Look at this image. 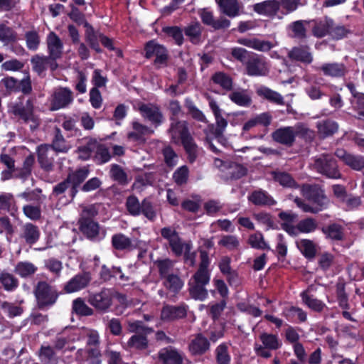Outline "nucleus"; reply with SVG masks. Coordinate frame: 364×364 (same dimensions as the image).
<instances>
[{"instance_id": "1", "label": "nucleus", "mask_w": 364, "mask_h": 364, "mask_svg": "<svg viewBox=\"0 0 364 364\" xmlns=\"http://www.w3.org/2000/svg\"><path fill=\"white\" fill-rule=\"evenodd\" d=\"M301 192L305 198L314 204L311 205L301 198L296 197L294 202L304 212L316 214L328 208L330 200L324 190L319 186L304 184L301 187Z\"/></svg>"}, {"instance_id": "2", "label": "nucleus", "mask_w": 364, "mask_h": 364, "mask_svg": "<svg viewBox=\"0 0 364 364\" xmlns=\"http://www.w3.org/2000/svg\"><path fill=\"white\" fill-rule=\"evenodd\" d=\"M296 136L311 141L314 139V132L306 124L299 122L294 126L280 127L272 133V138L274 141L287 147L293 146Z\"/></svg>"}, {"instance_id": "3", "label": "nucleus", "mask_w": 364, "mask_h": 364, "mask_svg": "<svg viewBox=\"0 0 364 364\" xmlns=\"http://www.w3.org/2000/svg\"><path fill=\"white\" fill-rule=\"evenodd\" d=\"M309 166L312 170L327 178L333 179L341 178L337 161L330 154L323 153L314 156Z\"/></svg>"}, {"instance_id": "4", "label": "nucleus", "mask_w": 364, "mask_h": 364, "mask_svg": "<svg viewBox=\"0 0 364 364\" xmlns=\"http://www.w3.org/2000/svg\"><path fill=\"white\" fill-rule=\"evenodd\" d=\"M127 330L134 333L128 341L129 348L137 350H144L148 347L147 335L153 332V329L143 324L141 321H128Z\"/></svg>"}, {"instance_id": "5", "label": "nucleus", "mask_w": 364, "mask_h": 364, "mask_svg": "<svg viewBox=\"0 0 364 364\" xmlns=\"http://www.w3.org/2000/svg\"><path fill=\"white\" fill-rule=\"evenodd\" d=\"M161 236L168 242L172 252L177 257L184 253L188 259L192 249L191 242H183L176 230L171 227H165L161 230Z\"/></svg>"}, {"instance_id": "6", "label": "nucleus", "mask_w": 364, "mask_h": 364, "mask_svg": "<svg viewBox=\"0 0 364 364\" xmlns=\"http://www.w3.org/2000/svg\"><path fill=\"white\" fill-rule=\"evenodd\" d=\"M145 58H151L156 57L154 64L156 68H161L167 65L169 58L167 49L162 45L154 41H150L146 43L144 47Z\"/></svg>"}, {"instance_id": "7", "label": "nucleus", "mask_w": 364, "mask_h": 364, "mask_svg": "<svg viewBox=\"0 0 364 364\" xmlns=\"http://www.w3.org/2000/svg\"><path fill=\"white\" fill-rule=\"evenodd\" d=\"M35 99L30 97L23 103H16L14 107V112L18 115L25 122L30 124V128L35 129L38 126V119L33 114Z\"/></svg>"}, {"instance_id": "8", "label": "nucleus", "mask_w": 364, "mask_h": 364, "mask_svg": "<svg viewBox=\"0 0 364 364\" xmlns=\"http://www.w3.org/2000/svg\"><path fill=\"white\" fill-rule=\"evenodd\" d=\"M269 70V64L265 58L256 53H252L250 58L246 62L245 72L249 76H267Z\"/></svg>"}, {"instance_id": "9", "label": "nucleus", "mask_w": 364, "mask_h": 364, "mask_svg": "<svg viewBox=\"0 0 364 364\" xmlns=\"http://www.w3.org/2000/svg\"><path fill=\"white\" fill-rule=\"evenodd\" d=\"M171 124L168 129L171 141L175 144H179L191 136L188 128V123L185 120H178L170 117Z\"/></svg>"}, {"instance_id": "10", "label": "nucleus", "mask_w": 364, "mask_h": 364, "mask_svg": "<svg viewBox=\"0 0 364 364\" xmlns=\"http://www.w3.org/2000/svg\"><path fill=\"white\" fill-rule=\"evenodd\" d=\"M35 294L41 308L53 305L57 299L55 291L45 282H38Z\"/></svg>"}, {"instance_id": "11", "label": "nucleus", "mask_w": 364, "mask_h": 364, "mask_svg": "<svg viewBox=\"0 0 364 364\" xmlns=\"http://www.w3.org/2000/svg\"><path fill=\"white\" fill-rule=\"evenodd\" d=\"M200 264L198 270L191 278V281L202 284H208L210 282V274L208 269L210 259L208 254L204 250L200 252Z\"/></svg>"}, {"instance_id": "12", "label": "nucleus", "mask_w": 364, "mask_h": 364, "mask_svg": "<svg viewBox=\"0 0 364 364\" xmlns=\"http://www.w3.org/2000/svg\"><path fill=\"white\" fill-rule=\"evenodd\" d=\"M141 116L151 122L155 126H159L164 121V115L160 110L159 106L154 104H144L139 105L138 107Z\"/></svg>"}, {"instance_id": "13", "label": "nucleus", "mask_w": 364, "mask_h": 364, "mask_svg": "<svg viewBox=\"0 0 364 364\" xmlns=\"http://www.w3.org/2000/svg\"><path fill=\"white\" fill-rule=\"evenodd\" d=\"M73 100V92L66 87L57 89L51 101L52 109L58 110L68 107Z\"/></svg>"}, {"instance_id": "14", "label": "nucleus", "mask_w": 364, "mask_h": 364, "mask_svg": "<svg viewBox=\"0 0 364 364\" xmlns=\"http://www.w3.org/2000/svg\"><path fill=\"white\" fill-rule=\"evenodd\" d=\"M188 308L185 304L178 306L165 305L161 309V319L164 321H171L185 318Z\"/></svg>"}, {"instance_id": "15", "label": "nucleus", "mask_w": 364, "mask_h": 364, "mask_svg": "<svg viewBox=\"0 0 364 364\" xmlns=\"http://www.w3.org/2000/svg\"><path fill=\"white\" fill-rule=\"evenodd\" d=\"M335 156L351 168L360 171L364 168V157L348 153L343 149H337Z\"/></svg>"}, {"instance_id": "16", "label": "nucleus", "mask_w": 364, "mask_h": 364, "mask_svg": "<svg viewBox=\"0 0 364 364\" xmlns=\"http://www.w3.org/2000/svg\"><path fill=\"white\" fill-rule=\"evenodd\" d=\"M323 75L332 78L344 77L348 72L346 65L342 63H326L317 68Z\"/></svg>"}, {"instance_id": "17", "label": "nucleus", "mask_w": 364, "mask_h": 364, "mask_svg": "<svg viewBox=\"0 0 364 364\" xmlns=\"http://www.w3.org/2000/svg\"><path fill=\"white\" fill-rule=\"evenodd\" d=\"M38 160L42 168L46 171L52 169L55 152L50 145L41 144L37 148Z\"/></svg>"}, {"instance_id": "18", "label": "nucleus", "mask_w": 364, "mask_h": 364, "mask_svg": "<svg viewBox=\"0 0 364 364\" xmlns=\"http://www.w3.org/2000/svg\"><path fill=\"white\" fill-rule=\"evenodd\" d=\"M112 247L119 251L131 252L136 248L133 240L122 233H117L112 237Z\"/></svg>"}, {"instance_id": "19", "label": "nucleus", "mask_w": 364, "mask_h": 364, "mask_svg": "<svg viewBox=\"0 0 364 364\" xmlns=\"http://www.w3.org/2000/svg\"><path fill=\"white\" fill-rule=\"evenodd\" d=\"M47 46L49 58L56 60L60 58L63 48V44L60 38L53 32H50L47 37Z\"/></svg>"}, {"instance_id": "20", "label": "nucleus", "mask_w": 364, "mask_h": 364, "mask_svg": "<svg viewBox=\"0 0 364 364\" xmlns=\"http://www.w3.org/2000/svg\"><path fill=\"white\" fill-rule=\"evenodd\" d=\"M248 200L257 206H272L277 202L268 194V193L262 189L256 190L248 196Z\"/></svg>"}, {"instance_id": "21", "label": "nucleus", "mask_w": 364, "mask_h": 364, "mask_svg": "<svg viewBox=\"0 0 364 364\" xmlns=\"http://www.w3.org/2000/svg\"><path fill=\"white\" fill-rule=\"evenodd\" d=\"M237 42L240 45L260 52H267L274 47L270 41H261L255 38H240L237 39Z\"/></svg>"}, {"instance_id": "22", "label": "nucleus", "mask_w": 364, "mask_h": 364, "mask_svg": "<svg viewBox=\"0 0 364 364\" xmlns=\"http://www.w3.org/2000/svg\"><path fill=\"white\" fill-rule=\"evenodd\" d=\"M90 279L89 274H77L66 283L64 289L67 293L78 291L89 284Z\"/></svg>"}, {"instance_id": "23", "label": "nucleus", "mask_w": 364, "mask_h": 364, "mask_svg": "<svg viewBox=\"0 0 364 364\" xmlns=\"http://www.w3.org/2000/svg\"><path fill=\"white\" fill-rule=\"evenodd\" d=\"M159 360L162 364H182L183 358L181 353L173 348H162L158 353Z\"/></svg>"}, {"instance_id": "24", "label": "nucleus", "mask_w": 364, "mask_h": 364, "mask_svg": "<svg viewBox=\"0 0 364 364\" xmlns=\"http://www.w3.org/2000/svg\"><path fill=\"white\" fill-rule=\"evenodd\" d=\"M90 170L88 167H84L69 173L68 179L72 186L71 195L73 197L77 193V187L80 185L88 176Z\"/></svg>"}, {"instance_id": "25", "label": "nucleus", "mask_w": 364, "mask_h": 364, "mask_svg": "<svg viewBox=\"0 0 364 364\" xmlns=\"http://www.w3.org/2000/svg\"><path fill=\"white\" fill-rule=\"evenodd\" d=\"M188 348L193 355H202L209 350L210 343L205 336L198 333L191 341Z\"/></svg>"}, {"instance_id": "26", "label": "nucleus", "mask_w": 364, "mask_h": 364, "mask_svg": "<svg viewBox=\"0 0 364 364\" xmlns=\"http://www.w3.org/2000/svg\"><path fill=\"white\" fill-rule=\"evenodd\" d=\"M112 298V291L109 289H103L93 296L92 306L98 310L105 311L111 306Z\"/></svg>"}, {"instance_id": "27", "label": "nucleus", "mask_w": 364, "mask_h": 364, "mask_svg": "<svg viewBox=\"0 0 364 364\" xmlns=\"http://www.w3.org/2000/svg\"><path fill=\"white\" fill-rule=\"evenodd\" d=\"M200 16L203 23L210 26L215 29L225 28L230 24V21L225 18L215 21L212 12L208 9H203L200 12Z\"/></svg>"}, {"instance_id": "28", "label": "nucleus", "mask_w": 364, "mask_h": 364, "mask_svg": "<svg viewBox=\"0 0 364 364\" xmlns=\"http://www.w3.org/2000/svg\"><path fill=\"white\" fill-rule=\"evenodd\" d=\"M280 3L277 0H267L261 3L255 4L253 10L261 15L273 16L279 10Z\"/></svg>"}, {"instance_id": "29", "label": "nucleus", "mask_w": 364, "mask_h": 364, "mask_svg": "<svg viewBox=\"0 0 364 364\" xmlns=\"http://www.w3.org/2000/svg\"><path fill=\"white\" fill-rule=\"evenodd\" d=\"M316 128L318 136L325 139L333 136L338 130V124L332 119H325L317 122Z\"/></svg>"}, {"instance_id": "30", "label": "nucleus", "mask_w": 364, "mask_h": 364, "mask_svg": "<svg viewBox=\"0 0 364 364\" xmlns=\"http://www.w3.org/2000/svg\"><path fill=\"white\" fill-rule=\"evenodd\" d=\"M180 270L163 279V285L171 293L178 294L183 287L184 282L181 279Z\"/></svg>"}, {"instance_id": "31", "label": "nucleus", "mask_w": 364, "mask_h": 364, "mask_svg": "<svg viewBox=\"0 0 364 364\" xmlns=\"http://www.w3.org/2000/svg\"><path fill=\"white\" fill-rule=\"evenodd\" d=\"M288 57L293 60H297L309 64L313 60L311 53L309 51V47H294L289 53Z\"/></svg>"}, {"instance_id": "32", "label": "nucleus", "mask_w": 364, "mask_h": 364, "mask_svg": "<svg viewBox=\"0 0 364 364\" xmlns=\"http://www.w3.org/2000/svg\"><path fill=\"white\" fill-rule=\"evenodd\" d=\"M161 279L179 271L175 268V262L170 259H158L154 262Z\"/></svg>"}, {"instance_id": "33", "label": "nucleus", "mask_w": 364, "mask_h": 364, "mask_svg": "<svg viewBox=\"0 0 364 364\" xmlns=\"http://www.w3.org/2000/svg\"><path fill=\"white\" fill-rule=\"evenodd\" d=\"M301 297L303 303L314 311L321 312L326 307V304L312 295L309 289L302 291Z\"/></svg>"}, {"instance_id": "34", "label": "nucleus", "mask_w": 364, "mask_h": 364, "mask_svg": "<svg viewBox=\"0 0 364 364\" xmlns=\"http://www.w3.org/2000/svg\"><path fill=\"white\" fill-rule=\"evenodd\" d=\"M40 237V231L37 226L31 223H26L22 227L21 237L23 238L28 245L36 243Z\"/></svg>"}, {"instance_id": "35", "label": "nucleus", "mask_w": 364, "mask_h": 364, "mask_svg": "<svg viewBox=\"0 0 364 364\" xmlns=\"http://www.w3.org/2000/svg\"><path fill=\"white\" fill-rule=\"evenodd\" d=\"M226 167L225 173L232 179H240L247 176L248 173L247 167L245 165L237 162L229 161L226 164Z\"/></svg>"}, {"instance_id": "36", "label": "nucleus", "mask_w": 364, "mask_h": 364, "mask_svg": "<svg viewBox=\"0 0 364 364\" xmlns=\"http://www.w3.org/2000/svg\"><path fill=\"white\" fill-rule=\"evenodd\" d=\"M221 11L229 17L233 18L239 15L240 5L237 0H215Z\"/></svg>"}, {"instance_id": "37", "label": "nucleus", "mask_w": 364, "mask_h": 364, "mask_svg": "<svg viewBox=\"0 0 364 364\" xmlns=\"http://www.w3.org/2000/svg\"><path fill=\"white\" fill-rule=\"evenodd\" d=\"M257 94L270 102L278 105H284V97L279 92L274 91L269 87L264 86L260 87L257 90Z\"/></svg>"}, {"instance_id": "38", "label": "nucleus", "mask_w": 364, "mask_h": 364, "mask_svg": "<svg viewBox=\"0 0 364 364\" xmlns=\"http://www.w3.org/2000/svg\"><path fill=\"white\" fill-rule=\"evenodd\" d=\"M209 106L215 119V127L223 135L228 126V121L222 116L221 109L214 100L212 99L210 100Z\"/></svg>"}, {"instance_id": "39", "label": "nucleus", "mask_w": 364, "mask_h": 364, "mask_svg": "<svg viewBox=\"0 0 364 364\" xmlns=\"http://www.w3.org/2000/svg\"><path fill=\"white\" fill-rule=\"evenodd\" d=\"M273 179L286 188H298L299 186L293 177L287 172L274 171L271 173Z\"/></svg>"}, {"instance_id": "40", "label": "nucleus", "mask_w": 364, "mask_h": 364, "mask_svg": "<svg viewBox=\"0 0 364 364\" xmlns=\"http://www.w3.org/2000/svg\"><path fill=\"white\" fill-rule=\"evenodd\" d=\"M202 29L200 23L194 22L185 27L184 33L192 43L199 44L202 41Z\"/></svg>"}, {"instance_id": "41", "label": "nucleus", "mask_w": 364, "mask_h": 364, "mask_svg": "<svg viewBox=\"0 0 364 364\" xmlns=\"http://www.w3.org/2000/svg\"><path fill=\"white\" fill-rule=\"evenodd\" d=\"M38 270V267L28 261L18 262L15 267L14 272L21 278H27L33 275Z\"/></svg>"}, {"instance_id": "42", "label": "nucleus", "mask_w": 364, "mask_h": 364, "mask_svg": "<svg viewBox=\"0 0 364 364\" xmlns=\"http://www.w3.org/2000/svg\"><path fill=\"white\" fill-rule=\"evenodd\" d=\"M132 128L133 132L128 134V138L133 141L141 140L144 135L152 134L154 133L153 129L138 122H132Z\"/></svg>"}, {"instance_id": "43", "label": "nucleus", "mask_w": 364, "mask_h": 364, "mask_svg": "<svg viewBox=\"0 0 364 364\" xmlns=\"http://www.w3.org/2000/svg\"><path fill=\"white\" fill-rule=\"evenodd\" d=\"M181 144L187 154L188 161L193 164L196 160L199 154V147L196 143L193 137L191 136Z\"/></svg>"}, {"instance_id": "44", "label": "nucleus", "mask_w": 364, "mask_h": 364, "mask_svg": "<svg viewBox=\"0 0 364 364\" xmlns=\"http://www.w3.org/2000/svg\"><path fill=\"white\" fill-rule=\"evenodd\" d=\"M206 284L196 283L189 280L188 292L191 298L196 300L203 301L208 296V290L205 288Z\"/></svg>"}, {"instance_id": "45", "label": "nucleus", "mask_w": 364, "mask_h": 364, "mask_svg": "<svg viewBox=\"0 0 364 364\" xmlns=\"http://www.w3.org/2000/svg\"><path fill=\"white\" fill-rule=\"evenodd\" d=\"M296 246L303 255L308 259H313L316 255V245L311 240L302 239L296 242Z\"/></svg>"}, {"instance_id": "46", "label": "nucleus", "mask_w": 364, "mask_h": 364, "mask_svg": "<svg viewBox=\"0 0 364 364\" xmlns=\"http://www.w3.org/2000/svg\"><path fill=\"white\" fill-rule=\"evenodd\" d=\"M0 211H6L14 215L17 211L12 194L2 193L0 194Z\"/></svg>"}, {"instance_id": "47", "label": "nucleus", "mask_w": 364, "mask_h": 364, "mask_svg": "<svg viewBox=\"0 0 364 364\" xmlns=\"http://www.w3.org/2000/svg\"><path fill=\"white\" fill-rule=\"evenodd\" d=\"M230 100L240 107H249L252 104V97L246 90H236L229 95Z\"/></svg>"}, {"instance_id": "48", "label": "nucleus", "mask_w": 364, "mask_h": 364, "mask_svg": "<svg viewBox=\"0 0 364 364\" xmlns=\"http://www.w3.org/2000/svg\"><path fill=\"white\" fill-rule=\"evenodd\" d=\"M0 283L7 291H14L18 286V280L12 274L6 271L0 272Z\"/></svg>"}, {"instance_id": "49", "label": "nucleus", "mask_w": 364, "mask_h": 364, "mask_svg": "<svg viewBox=\"0 0 364 364\" xmlns=\"http://www.w3.org/2000/svg\"><path fill=\"white\" fill-rule=\"evenodd\" d=\"M333 26V21L329 18H326L323 21L316 22L312 28V33L314 36L317 38H322L327 34H329L330 29Z\"/></svg>"}, {"instance_id": "50", "label": "nucleus", "mask_w": 364, "mask_h": 364, "mask_svg": "<svg viewBox=\"0 0 364 364\" xmlns=\"http://www.w3.org/2000/svg\"><path fill=\"white\" fill-rule=\"evenodd\" d=\"M321 231L326 237L333 240H341L343 238V228L341 225L333 223L326 227H323Z\"/></svg>"}, {"instance_id": "51", "label": "nucleus", "mask_w": 364, "mask_h": 364, "mask_svg": "<svg viewBox=\"0 0 364 364\" xmlns=\"http://www.w3.org/2000/svg\"><path fill=\"white\" fill-rule=\"evenodd\" d=\"M259 339L263 346L269 350H277L282 346L278 336L274 334L262 333L259 336Z\"/></svg>"}, {"instance_id": "52", "label": "nucleus", "mask_w": 364, "mask_h": 364, "mask_svg": "<svg viewBox=\"0 0 364 364\" xmlns=\"http://www.w3.org/2000/svg\"><path fill=\"white\" fill-rule=\"evenodd\" d=\"M213 82L219 85L226 90H231L232 88V80L227 74L223 72L215 73L211 77Z\"/></svg>"}, {"instance_id": "53", "label": "nucleus", "mask_w": 364, "mask_h": 364, "mask_svg": "<svg viewBox=\"0 0 364 364\" xmlns=\"http://www.w3.org/2000/svg\"><path fill=\"white\" fill-rule=\"evenodd\" d=\"M230 53L235 60L242 63L245 66L246 65V62L249 60L252 53L241 47H233L230 48Z\"/></svg>"}, {"instance_id": "54", "label": "nucleus", "mask_w": 364, "mask_h": 364, "mask_svg": "<svg viewBox=\"0 0 364 364\" xmlns=\"http://www.w3.org/2000/svg\"><path fill=\"white\" fill-rule=\"evenodd\" d=\"M111 177L118 183L121 185H126L128 183L127 174L123 170V168L117 165L112 164L110 169Z\"/></svg>"}, {"instance_id": "55", "label": "nucleus", "mask_w": 364, "mask_h": 364, "mask_svg": "<svg viewBox=\"0 0 364 364\" xmlns=\"http://www.w3.org/2000/svg\"><path fill=\"white\" fill-rule=\"evenodd\" d=\"M318 228L317 221L312 218H307L298 223L299 233H310L314 232Z\"/></svg>"}, {"instance_id": "56", "label": "nucleus", "mask_w": 364, "mask_h": 364, "mask_svg": "<svg viewBox=\"0 0 364 364\" xmlns=\"http://www.w3.org/2000/svg\"><path fill=\"white\" fill-rule=\"evenodd\" d=\"M218 245L229 250H237L240 246V241L237 236L227 235L221 237L218 242Z\"/></svg>"}, {"instance_id": "57", "label": "nucleus", "mask_w": 364, "mask_h": 364, "mask_svg": "<svg viewBox=\"0 0 364 364\" xmlns=\"http://www.w3.org/2000/svg\"><path fill=\"white\" fill-rule=\"evenodd\" d=\"M162 154L164 158L165 164L171 167H174L178 160V154L171 146H166L162 149Z\"/></svg>"}, {"instance_id": "58", "label": "nucleus", "mask_w": 364, "mask_h": 364, "mask_svg": "<svg viewBox=\"0 0 364 364\" xmlns=\"http://www.w3.org/2000/svg\"><path fill=\"white\" fill-rule=\"evenodd\" d=\"M163 31L171 37L175 43L181 46L183 43V35L182 30L178 26H167L163 28Z\"/></svg>"}, {"instance_id": "59", "label": "nucleus", "mask_w": 364, "mask_h": 364, "mask_svg": "<svg viewBox=\"0 0 364 364\" xmlns=\"http://www.w3.org/2000/svg\"><path fill=\"white\" fill-rule=\"evenodd\" d=\"M189 176V169L187 166L178 168L173 174L174 182L179 186L186 184Z\"/></svg>"}, {"instance_id": "60", "label": "nucleus", "mask_w": 364, "mask_h": 364, "mask_svg": "<svg viewBox=\"0 0 364 364\" xmlns=\"http://www.w3.org/2000/svg\"><path fill=\"white\" fill-rule=\"evenodd\" d=\"M50 146L58 152H66L70 148L69 146L66 144L59 129H56L53 144Z\"/></svg>"}, {"instance_id": "61", "label": "nucleus", "mask_w": 364, "mask_h": 364, "mask_svg": "<svg viewBox=\"0 0 364 364\" xmlns=\"http://www.w3.org/2000/svg\"><path fill=\"white\" fill-rule=\"evenodd\" d=\"M126 207L127 211L134 216L141 214V203H140L138 198L134 196H130L127 198Z\"/></svg>"}, {"instance_id": "62", "label": "nucleus", "mask_w": 364, "mask_h": 364, "mask_svg": "<svg viewBox=\"0 0 364 364\" xmlns=\"http://www.w3.org/2000/svg\"><path fill=\"white\" fill-rule=\"evenodd\" d=\"M216 360L218 364H229L230 355L228 353V348L225 343L219 345L215 349Z\"/></svg>"}, {"instance_id": "63", "label": "nucleus", "mask_w": 364, "mask_h": 364, "mask_svg": "<svg viewBox=\"0 0 364 364\" xmlns=\"http://www.w3.org/2000/svg\"><path fill=\"white\" fill-rule=\"evenodd\" d=\"M284 314L286 317L290 318L297 317L300 322H305L307 319L306 313L302 309L296 306L287 308L284 311Z\"/></svg>"}, {"instance_id": "64", "label": "nucleus", "mask_w": 364, "mask_h": 364, "mask_svg": "<svg viewBox=\"0 0 364 364\" xmlns=\"http://www.w3.org/2000/svg\"><path fill=\"white\" fill-rule=\"evenodd\" d=\"M40 359L43 364H57L53 350L50 346H43L39 353Z\"/></svg>"}]
</instances>
